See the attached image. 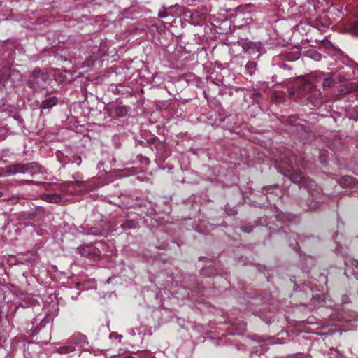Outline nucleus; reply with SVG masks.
Here are the masks:
<instances>
[{
    "mask_svg": "<svg viewBox=\"0 0 358 358\" xmlns=\"http://www.w3.org/2000/svg\"><path fill=\"white\" fill-rule=\"evenodd\" d=\"M88 345L87 337L80 333L73 334L65 343H57L53 345L52 351L61 355L69 354Z\"/></svg>",
    "mask_w": 358,
    "mask_h": 358,
    "instance_id": "obj_1",
    "label": "nucleus"
},
{
    "mask_svg": "<svg viewBox=\"0 0 358 358\" xmlns=\"http://www.w3.org/2000/svg\"><path fill=\"white\" fill-rule=\"evenodd\" d=\"M25 169H27L25 174L33 178H36L38 175L42 174L44 172V169L38 166L36 162H31L26 164Z\"/></svg>",
    "mask_w": 358,
    "mask_h": 358,
    "instance_id": "obj_2",
    "label": "nucleus"
},
{
    "mask_svg": "<svg viewBox=\"0 0 358 358\" xmlns=\"http://www.w3.org/2000/svg\"><path fill=\"white\" fill-rule=\"evenodd\" d=\"M26 164H13L8 166L6 168V175L7 176H13L17 173H23L25 174L26 171Z\"/></svg>",
    "mask_w": 358,
    "mask_h": 358,
    "instance_id": "obj_3",
    "label": "nucleus"
},
{
    "mask_svg": "<svg viewBox=\"0 0 358 358\" xmlns=\"http://www.w3.org/2000/svg\"><path fill=\"white\" fill-rule=\"evenodd\" d=\"M308 2L317 13H324L327 7V2L325 0H308Z\"/></svg>",
    "mask_w": 358,
    "mask_h": 358,
    "instance_id": "obj_4",
    "label": "nucleus"
},
{
    "mask_svg": "<svg viewBox=\"0 0 358 358\" xmlns=\"http://www.w3.org/2000/svg\"><path fill=\"white\" fill-rule=\"evenodd\" d=\"M14 354L11 345H0V358H13Z\"/></svg>",
    "mask_w": 358,
    "mask_h": 358,
    "instance_id": "obj_5",
    "label": "nucleus"
},
{
    "mask_svg": "<svg viewBox=\"0 0 358 358\" xmlns=\"http://www.w3.org/2000/svg\"><path fill=\"white\" fill-rule=\"evenodd\" d=\"M345 31L353 36H358V21L348 24L345 27Z\"/></svg>",
    "mask_w": 358,
    "mask_h": 358,
    "instance_id": "obj_6",
    "label": "nucleus"
},
{
    "mask_svg": "<svg viewBox=\"0 0 358 358\" xmlns=\"http://www.w3.org/2000/svg\"><path fill=\"white\" fill-rule=\"evenodd\" d=\"M57 103V99L55 96L50 97L49 99H47L44 100L41 105V109H48L52 108V106H55Z\"/></svg>",
    "mask_w": 358,
    "mask_h": 358,
    "instance_id": "obj_7",
    "label": "nucleus"
},
{
    "mask_svg": "<svg viewBox=\"0 0 358 358\" xmlns=\"http://www.w3.org/2000/svg\"><path fill=\"white\" fill-rule=\"evenodd\" d=\"M333 76L334 74L332 73H328L325 74V77L324 78L322 83V85L324 88H330L334 85Z\"/></svg>",
    "mask_w": 358,
    "mask_h": 358,
    "instance_id": "obj_8",
    "label": "nucleus"
},
{
    "mask_svg": "<svg viewBox=\"0 0 358 358\" xmlns=\"http://www.w3.org/2000/svg\"><path fill=\"white\" fill-rule=\"evenodd\" d=\"M339 183L341 186H354L356 181L352 176H345L341 178Z\"/></svg>",
    "mask_w": 358,
    "mask_h": 358,
    "instance_id": "obj_9",
    "label": "nucleus"
},
{
    "mask_svg": "<svg viewBox=\"0 0 358 358\" xmlns=\"http://www.w3.org/2000/svg\"><path fill=\"white\" fill-rule=\"evenodd\" d=\"M314 24L313 26L316 27L317 29L323 31L326 27L329 25V20L326 17L323 19H320L315 22H313Z\"/></svg>",
    "mask_w": 358,
    "mask_h": 358,
    "instance_id": "obj_10",
    "label": "nucleus"
},
{
    "mask_svg": "<svg viewBox=\"0 0 358 358\" xmlns=\"http://www.w3.org/2000/svg\"><path fill=\"white\" fill-rule=\"evenodd\" d=\"M243 50V47L241 46L239 43H236L231 45V47L229 49V52L231 55L237 57L238 55H241L242 53Z\"/></svg>",
    "mask_w": 358,
    "mask_h": 358,
    "instance_id": "obj_11",
    "label": "nucleus"
},
{
    "mask_svg": "<svg viewBox=\"0 0 358 358\" xmlns=\"http://www.w3.org/2000/svg\"><path fill=\"white\" fill-rule=\"evenodd\" d=\"M62 198L58 194H46L44 196V200L52 203H58L61 201Z\"/></svg>",
    "mask_w": 358,
    "mask_h": 358,
    "instance_id": "obj_12",
    "label": "nucleus"
},
{
    "mask_svg": "<svg viewBox=\"0 0 358 358\" xmlns=\"http://www.w3.org/2000/svg\"><path fill=\"white\" fill-rule=\"evenodd\" d=\"M82 349H83L82 352L81 353L78 352V356H80L82 354H84L83 355L86 356L85 353H87V352H89L90 354H91L94 356H99L102 352L101 350H98V349H93V348L84 349V348H83Z\"/></svg>",
    "mask_w": 358,
    "mask_h": 358,
    "instance_id": "obj_13",
    "label": "nucleus"
},
{
    "mask_svg": "<svg viewBox=\"0 0 358 358\" xmlns=\"http://www.w3.org/2000/svg\"><path fill=\"white\" fill-rule=\"evenodd\" d=\"M308 56L313 59L314 61H320L322 59V55L316 50H311L308 52Z\"/></svg>",
    "mask_w": 358,
    "mask_h": 358,
    "instance_id": "obj_14",
    "label": "nucleus"
},
{
    "mask_svg": "<svg viewBox=\"0 0 358 358\" xmlns=\"http://www.w3.org/2000/svg\"><path fill=\"white\" fill-rule=\"evenodd\" d=\"M290 179L295 183H303L304 178L301 173H295L290 176Z\"/></svg>",
    "mask_w": 358,
    "mask_h": 358,
    "instance_id": "obj_15",
    "label": "nucleus"
},
{
    "mask_svg": "<svg viewBox=\"0 0 358 358\" xmlns=\"http://www.w3.org/2000/svg\"><path fill=\"white\" fill-rule=\"evenodd\" d=\"M128 110V108L124 106H118L115 108V113L120 117L125 116L127 114Z\"/></svg>",
    "mask_w": 358,
    "mask_h": 358,
    "instance_id": "obj_16",
    "label": "nucleus"
},
{
    "mask_svg": "<svg viewBox=\"0 0 358 358\" xmlns=\"http://www.w3.org/2000/svg\"><path fill=\"white\" fill-rule=\"evenodd\" d=\"M245 68L248 69V71L250 73V75H252L255 71L256 63L254 62H249L245 65Z\"/></svg>",
    "mask_w": 358,
    "mask_h": 358,
    "instance_id": "obj_17",
    "label": "nucleus"
},
{
    "mask_svg": "<svg viewBox=\"0 0 358 358\" xmlns=\"http://www.w3.org/2000/svg\"><path fill=\"white\" fill-rule=\"evenodd\" d=\"M90 248V247L87 245V246H85V247L78 248V250H79V252L83 256L90 257V253L88 252Z\"/></svg>",
    "mask_w": 358,
    "mask_h": 358,
    "instance_id": "obj_18",
    "label": "nucleus"
},
{
    "mask_svg": "<svg viewBox=\"0 0 358 358\" xmlns=\"http://www.w3.org/2000/svg\"><path fill=\"white\" fill-rule=\"evenodd\" d=\"M99 296L102 299L110 298L111 294L109 292H102L99 293Z\"/></svg>",
    "mask_w": 358,
    "mask_h": 358,
    "instance_id": "obj_19",
    "label": "nucleus"
},
{
    "mask_svg": "<svg viewBox=\"0 0 358 358\" xmlns=\"http://www.w3.org/2000/svg\"><path fill=\"white\" fill-rule=\"evenodd\" d=\"M45 325V324H42L40 327H38L37 325H36L34 329H33V327L31 329V334H36V332L38 331V330L41 329V327H44Z\"/></svg>",
    "mask_w": 358,
    "mask_h": 358,
    "instance_id": "obj_20",
    "label": "nucleus"
},
{
    "mask_svg": "<svg viewBox=\"0 0 358 358\" xmlns=\"http://www.w3.org/2000/svg\"><path fill=\"white\" fill-rule=\"evenodd\" d=\"M168 16L165 10H162L159 12V17L161 18H166Z\"/></svg>",
    "mask_w": 358,
    "mask_h": 358,
    "instance_id": "obj_21",
    "label": "nucleus"
},
{
    "mask_svg": "<svg viewBox=\"0 0 358 358\" xmlns=\"http://www.w3.org/2000/svg\"><path fill=\"white\" fill-rule=\"evenodd\" d=\"M113 338H120L122 336H119L116 333L113 334Z\"/></svg>",
    "mask_w": 358,
    "mask_h": 358,
    "instance_id": "obj_22",
    "label": "nucleus"
},
{
    "mask_svg": "<svg viewBox=\"0 0 358 358\" xmlns=\"http://www.w3.org/2000/svg\"><path fill=\"white\" fill-rule=\"evenodd\" d=\"M32 304H33V301H31L29 303H27L26 305H22V306L25 307V306H28L29 305H32Z\"/></svg>",
    "mask_w": 358,
    "mask_h": 358,
    "instance_id": "obj_23",
    "label": "nucleus"
},
{
    "mask_svg": "<svg viewBox=\"0 0 358 358\" xmlns=\"http://www.w3.org/2000/svg\"><path fill=\"white\" fill-rule=\"evenodd\" d=\"M110 278H108L107 279V280L105 282V284H106V285H109V284H110Z\"/></svg>",
    "mask_w": 358,
    "mask_h": 358,
    "instance_id": "obj_24",
    "label": "nucleus"
},
{
    "mask_svg": "<svg viewBox=\"0 0 358 358\" xmlns=\"http://www.w3.org/2000/svg\"><path fill=\"white\" fill-rule=\"evenodd\" d=\"M37 322V320L36 319H34L33 321H32V325H33V327L35 326V323Z\"/></svg>",
    "mask_w": 358,
    "mask_h": 358,
    "instance_id": "obj_25",
    "label": "nucleus"
},
{
    "mask_svg": "<svg viewBox=\"0 0 358 358\" xmlns=\"http://www.w3.org/2000/svg\"><path fill=\"white\" fill-rule=\"evenodd\" d=\"M122 358H134L133 357L131 356H129V355H125L124 357H123Z\"/></svg>",
    "mask_w": 358,
    "mask_h": 358,
    "instance_id": "obj_26",
    "label": "nucleus"
},
{
    "mask_svg": "<svg viewBox=\"0 0 358 358\" xmlns=\"http://www.w3.org/2000/svg\"><path fill=\"white\" fill-rule=\"evenodd\" d=\"M106 326H107V328L109 329V326H110V322L109 321L107 322L106 323Z\"/></svg>",
    "mask_w": 358,
    "mask_h": 358,
    "instance_id": "obj_27",
    "label": "nucleus"
},
{
    "mask_svg": "<svg viewBox=\"0 0 358 358\" xmlns=\"http://www.w3.org/2000/svg\"><path fill=\"white\" fill-rule=\"evenodd\" d=\"M71 183H76V184H80L81 182L75 181V182H71Z\"/></svg>",
    "mask_w": 358,
    "mask_h": 358,
    "instance_id": "obj_28",
    "label": "nucleus"
},
{
    "mask_svg": "<svg viewBox=\"0 0 358 358\" xmlns=\"http://www.w3.org/2000/svg\"><path fill=\"white\" fill-rule=\"evenodd\" d=\"M2 314H3V310H0V317H1Z\"/></svg>",
    "mask_w": 358,
    "mask_h": 358,
    "instance_id": "obj_29",
    "label": "nucleus"
},
{
    "mask_svg": "<svg viewBox=\"0 0 358 358\" xmlns=\"http://www.w3.org/2000/svg\"><path fill=\"white\" fill-rule=\"evenodd\" d=\"M13 315H14V313H9V316H13Z\"/></svg>",
    "mask_w": 358,
    "mask_h": 358,
    "instance_id": "obj_30",
    "label": "nucleus"
},
{
    "mask_svg": "<svg viewBox=\"0 0 358 358\" xmlns=\"http://www.w3.org/2000/svg\"><path fill=\"white\" fill-rule=\"evenodd\" d=\"M112 338V333H110L109 334V338Z\"/></svg>",
    "mask_w": 358,
    "mask_h": 358,
    "instance_id": "obj_31",
    "label": "nucleus"
},
{
    "mask_svg": "<svg viewBox=\"0 0 358 358\" xmlns=\"http://www.w3.org/2000/svg\"><path fill=\"white\" fill-rule=\"evenodd\" d=\"M1 195V194L0 193V196Z\"/></svg>",
    "mask_w": 358,
    "mask_h": 358,
    "instance_id": "obj_32",
    "label": "nucleus"
}]
</instances>
